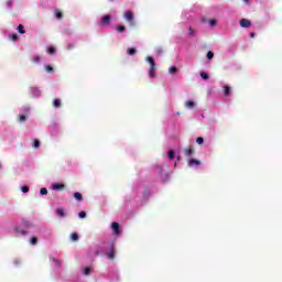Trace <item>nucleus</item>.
Listing matches in <instances>:
<instances>
[{"mask_svg": "<svg viewBox=\"0 0 282 282\" xmlns=\"http://www.w3.org/2000/svg\"><path fill=\"white\" fill-rule=\"evenodd\" d=\"M167 155L171 160H173V158H175V152L170 151Z\"/></svg>", "mask_w": 282, "mask_h": 282, "instance_id": "obj_38", "label": "nucleus"}, {"mask_svg": "<svg viewBox=\"0 0 282 282\" xmlns=\"http://www.w3.org/2000/svg\"><path fill=\"white\" fill-rule=\"evenodd\" d=\"M53 107H54L55 109H58V108L61 107V99H54V100H53Z\"/></svg>", "mask_w": 282, "mask_h": 282, "instance_id": "obj_15", "label": "nucleus"}, {"mask_svg": "<svg viewBox=\"0 0 282 282\" xmlns=\"http://www.w3.org/2000/svg\"><path fill=\"white\" fill-rule=\"evenodd\" d=\"M28 120V117H25V115H21L19 117V122H25Z\"/></svg>", "mask_w": 282, "mask_h": 282, "instance_id": "obj_31", "label": "nucleus"}, {"mask_svg": "<svg viewBox=\"0 0 282 282\" xmlns=\"http://www.w3.org/2000/svg\"><path fill=\"white\" fill-rule=\"evenodd\" d=\"M177 160L180 161V160H181V156H177Z\"/></svg>", "mask_w": 282, "mask_h": 282, "instance_id": "obj_45", "label": "nucleus"}, {"mask_svg": "<svg viewBox=\"0 0 282 282\" xmlns=\"http://www.w3.org/2000/svg\"><path fill=\"white\" fill-rule=\"evenodd\" d=\"M9 39L11 41H18L19 40V35H17V33H13V34L9 35Z\"/></svg>", "mask_w": 282, "mask_h": 282, "instance_id": "obj_30", "label": "nucleus"}, {"mask_svg": "<svg viewBox=\"0 0 282 282\" xmlns=\"http://www.w3.org/2000/svg\"><path fill=\"white\" fill-rule=\"evenodd\" d=\"M110 24H111V18H110V15H104V17L101 18L100 25H101L102 28H109Z\"/></svg>", "mask_w": 282, "mask_h": 282, "instance_id": "obj_1", "label": "nucleus"}, {"mask_svg": "<svg viewBox=\"0 0 282 282\" xmlns=\"http://www.w3.org/2000/svg\"><path fill=\"white\" fill-rule=\"evenodd\" d=\"M17 232H19V235H28V231L26 230H19V229H15Z\"/></svg>", "mask_w": 282, "mask_h": 282, "instance_id": "obj_39", "label": "nucleus"}, {"mask_svg": "<svg viewBox=\"0 0 282 282\" xmlns=\"http://www.w3.org/2000/svg\"><path fill=\"white\" fill-rule=\"evenodd\" d=\"M47 54H56V48L54 47V46H50L48 48H47Z\"/></svg>", "mask_w": 282, "mask_h": 282, "instance_id": "obj_23", "label": "nucleus"}, {"mask_svg": "<svg viewBox=\"0 0 282 282\" xmlns=\"http://www.w3.org/2000/svg\"><path fill=\"white\" fill-rule=\"evenodd\" d=\"M40 195H47V188L42 187V188L40 189Z\"/></svg>", "mask_w": 282, "mask_h": 282, "instance_id": "obj_35", "label": "nucleus"}, {"mask_svg": "<svg viewBox=\"0 0 282 282\" xmlns=\"http://www.w3.org/2000/svg\"><path fill=\"white\" fill-rule=\"evenodd\" d=\"M7 6H8V8H10L12 6V1H8Z\"/></svg>", "mask_w": 282, "mask_h": 282, "instance_id": "obj_42", "label": "nucleus"}, {"mask_svg": "<svg viewBox=\"0 0 282 282\" xmlns=\"http://www.w3.org/2000/svg\"><path fill=\"white\" fill-rule=\"evenodd\" d=\"M53 191H64L65 189V184L63 183H54L52 185Z\"/></svg>", "mask_w": 282, "mask_h": 282, "instance_id": "obj_3", "label": "nucleus"}, {"mask_svg": "<svg viewBox=\"0 0 282 282\" xmlns=\"http://www.w3.org/2000/svg\"><path fill=\"white\" fill-rule=\"evenodd\" d=\"M31 91L34 96H41V89H39L37 87H32Z\"/></svg>", "mask_w": 282, "mask_h": 282, "instance_id": "obj_11", "label": "nucleus"}, {"mask_svg": "<svg viewBox=\"0 0 282 282\" xmlns=\"http://www.w3.org/2000/svg\"><path fill=\"white\" fill-rule=\"evenodd\" d=\"M41 56L40 55H34L33 57H32V63H35V64H39V63H41Z\"/></svg>", "mask_w": 282, "mask_h": 282, "instance_id": "obj_14", "label": "nucleus"}, {"mask_svg": "<svg viewBox=\"0 0 282 282\" xmlns=\"http://www.w3.org/2000/svg\"><path fill=\"white\" fill-rule=\"evenodd\" d=\"M207 58H208V61H213V58H215V53L213 51H209L207 53Z\"/></svg>", "mask_w": 282, "mask_h": 282, "instance_id": "obj_25", "label": "nucleus"}, {"mask_svg": "<svg viewBox=\"0 0 282 282\" xmlns=\"http://www.w3.org/2000/svg\"><path fill=\"white\" fill-rule=\"evenodd\" d=\"M188 34L189 36H195V30L192 26L188 29Z\"/></svg>", "mask_w": 282, "mask_h": 282, "instance_id": "obj_34", "label": "nucleus"}, {"mask_svg": "<svg viewBox=\"0 0 282 282\" xmlns=\"http://www.w3.org/2000/svg\"><path fill=\"white\" fill-rule=\"evenodd\" d=\"M44 67L47 72V74H54V67H52V65H45Z\"/></svg>", "mask_w": 282, "mask_h": 282, "instance_id": "obj_16", "label": "nucleus"}, {"mask_svg": "<svg viewBox=\"0 0 282 282\" xmlns=\"http://www.w3.org/2000/svg\"><path fill=\"white\" fill-rule=\"evenodd\" d=\"M138 51L135 50V48H128V51H127V54L129 55V56H133V54H135Z\"/></svg>", "mask_w": 282, "mask_h": 282, "instance_id": "obj_24", "label": "nucleus"}, {"mask_svg": "<svg viewBox=\"0 0 282 282\" xmlns=\"http://www.w3.org/2000/svg\"><path fill=\"white\" fill-rule=\"evenodd\" d=\"M108 258L111 259V260L116 259V249H111V250L109 251Z\"/></svg>", "mask_w": 282, "mask_h": 282, "instance_id": "obj_13", "label": "nucleus"}, {"mask_svg": "<svg viewBox=\"0 0 282 282\" xmlns=\"http://www.w3.org/2000/svg\"><path fill=\"white\" fill-rule=\"evenodd\" d=\"M55 17H56V19H63V12H61V10L56 9Z\"/></svg>", "mask_w": 282, "mask_h": 282, "instance_id": "obj_22", "label": "nucleus"}, {"mask_svg": "<svg viewBox=\"0 0 282 282\" xmlns=\"http://www.w3.org/2000/svg\"><path fill=\"white\" fill-rule=\"evenodd\" d=\"M200 78H203V80H208V74L202 72L200 73Z\"/></svg>", "mask_w": 282, "mask_h": 282, "instance_id": "obj_33", "label": "nucleus"}, {"mask_svg": "<svg viewBox=\"0 0 282 282\" xmlns=\"http://www.w3.org/2000/svg\"><path fill=\"white\" fill-rule=\"evenodd\" d=\"M30 243L31 246H36V243H39V240L36 239V237H31Z\"/></svg>", "mask_w": 282, "mask_h": 282, "instance_id": "obj_27", "label": "nucleus"}, {"mask_svg": "<svg viewBox=\"0 0 282 282\" xmlns=\"http://www.w3.org/2000/svg\"><path fill=\"white\" fill-rule=\"evenodd\" d=\"M70 239H72V241H78V239H79L78 234L73 232V234L70 235Z\"/></svg>", "mask_w": 282, "mask_h": 282, "instance_id": "obj_26", "label": "nucleus"}, {"mask_svg": "<svg viewBox=\"0 0 282 282\" xmlns=\"http://www.w3.org/2000/svg\"><path fill=\"white\" fill-rule=\"evenodd\" d=\"M209 24H210V25H217V20H210V21H209Z\"/></svg>", "mask_w": 282, "mask_h": 282, "instance_id": "obj_41", "label": "nucleus"}, {"mask_svg": "<svg viewBox=\"0 0 282 282\" xmlns=\"http://www.w3.org/2000/svg\"><path fill=\"white\" fill-rule=\"evenodd\" d=\"M196 142H197L199 145L204 144V138L198 137V138L196 139Z\"/></svg>", "mask_w": 282, "mask_h": 282, "instance_id": "obj_36", "label": "nucleus"}, {"mask_svg": "<svg viewBox=\"0 0 282 282\" xmlns=\"http://www.w3.org/2000/svg\"><path fill=\"white\" fill-rule=\"evenodd\" d=\"M240 25L242 28H250V25H252V22L250 20H248V19H241L240 20Z\"/></svg>", "mask_w": 282, "mask_h": 282, "instance_id": "obj_4", "label": "nucleus"}, {"mask_svg": "<svg viewBox=\"0 0 282 282\" xmlns=\"http://www.w3.org/2000/svg\"><path fill=\"white\" fill-rule=\"evenodd\" d=\"M39 147H41V141L39 139H34L33 149H39Z\"/></svg>", "mask_w": 282, "mask_h": 282, "instance_id": "obj_17", "label": "nucleus"}, {"mask_svg": "<svg viewBox=\"0 0 282 282\" xmlns=\"http://www.w3.org/2000/svg\"><path fill=\"white\" fill-rule=\"evenodd\" d=\"M55 213H56V216H57V217H66V215H67V214L65 213V208H63V207L57 208Z\"/></svg>", "mask_w": 282, "mask_h": 282, "instance_id": "obj_6", "label": "nucleus"}, {"mask_svg": "<svg viewBox=\"0 0 282 282\" xmlns=\"http://www.w3.org/2000/svg\"><path fill=\"white\" fill-rule=\"evenodd\" d=\"M117 32H127V28L124 25H117Z\"/></svg>", "mask_w": 282, "mask_h": 282, "instance_id": "obj_18", "label": "nucleus"}, {"mask_svg": "<svg viewBox=\"0 0 282 282\" xmlns=\"http://www.w3.org/2000/svg\"><path fill=\"white\" fill-rule=\"evenodd\" d=\"M18 32H19V34H25V28L23 26V24H20L18 26Z\"/></svg>", "mask_w": 282, "mask_h": 282, "instance_id": "obj_19", "label": "nucleus"}, {"mask_svg": "<svg viewBox=\"0 0 282 282\" xmlns=\"http://www.w3.org/2000/svg\"><path fill=\"white\" fill-rule=\"evenodd\" d=\"M74 198H75L77 202H83V194H80L79 192L74 193Z\"/></svg>", "mask_w": 282, "mask_h": 282, "instance_id": "obj_12", "label": "nucleus"}, {"mask_svg": "<svg viewBox=\"0 0 282 282\" xmlns=\"http://www.w3.org/2000/svg\"><path fill=\"white\" fill-rule=\"evenodd\" d=\"M84 274H85L86 276H89V274H91V268L86 267V268L84 269Z\"/></svg>", "mask_w": 282, "mask_h": 282, "instance_id": "obj_28", "label": "nucleus"}, {"mask_svg": "<svg viewBox=\"0 0 282 282\" xmlns=\"http://www.w3.org/2000/svg\"><path fill=\"white\" fill-rule=\"evenodd\" d=\"M224 95L230 96V86H224Z\"/></svg>", "mask_w": 282, "mask_h": 282, "instance_id": "obj_20", "label": "nucleus"}, {"mask_svg": "<svg viewBox=\"0 0 282 282\" xmlns=\"http://www.w3.org/2000/svg\"><path fill=\"white\" fill-rule=\"evenodd\" d=\"M200 164L202 162H199V160L192 159L188 161V166H199Z\"/></svg>", "mask_w": 282, "mask_h": 282, "instance_id": "obj_7", "label": "nucleus"}, {"mask_svg": "<svg viewBox=\"0 0 282 282\" xmlns=\"http://www.w3.org/2000/svg\"><path fill=\"white\" fill-rule=\"evenodd\" d=\"M147 61H148V63L150 64V68L155 67V59H153V57L148 56V57H147Z\"/></svg>", "mask_w": 282, "mask_h": 282, "instance_id": "obj_8", "label": "nucleus"}, {"mask_svg": "<svg viewBox=\"0 0 282 282\" xmlns=\"http://www.w3.org/2000/svg\"><path fill=\"white\" fill-rule=\"evenodd\" d=\"M111 228H112L115 235H120V224H118V223H112V224H111Z\"/></svg>", "mask_w": 282, "mask_h": 282, "instance_id": "obj_5", "label": "nucleus"}, {"mask_svg": "<svg viewBox=\"0 0 282 282\" xmlns=\"http://www.w3.org/2000/svg\"><path fill=\"white\" fill-rule=\"evenodd\" d=\"M256 34L254 33H250V39H254Z\"/></svg>", "mask_w": 282, "mask_h": 282, "instance_id": "obj_43", "label": "nucleus"}, {"mask_svg": "<svg viewBox=\"0 0 282 282\" xmlns=\"http://www.w3.org/2000/svg\"><path fill=\"white\" fill-rule=\"evenodd\" d=\"M124 19L128 21V23H130V25H134V23H133V12L126 11Z\"/></svg>", "mask_w": 282, "mask_h": 282, "instance_id": "obj_2", "label": "nucleus"}, {"mask_svg": "<svg viewBox=\"0 0 282 282\" xmlns=\"http://www.w3.org/2000/svg\"><path fill=\"white\" fill-rule=\"evenodd\" d=\"M149 76L150 78H155V76H158V73L155 72V67L150 68Z\"/></svg>", "mask_w": 282, "mask_h": 282, "instance_id": "obj_10", "label": "nucleus"}, {"mask_svg": "<svg viewBox=\"0 0 282 282\" xmlns=\"http://www.w3.org/2000/svg\"><path fill=\"white\" fill-rule=\"evenodd\" d=\"M193 153H195V150H193V148H189V149L185 150V155L186 156H188V155L191 156V155H193Z\"/></svg>", "mask_w": 282, "mask_h": 282, "instance_id": "obj_21", "label": "nucleus"}, {"mask_svg": "<svg viewBox=\"0 0 282 282\" xmlns=\"http://www.w3.org/2000/svg\"><path fill=\"white\" fill-rule=\"evenodd\" d=\"M21 191H22V193H30V187H28V186H22V187H21Z\"/></svg>", "mask_w": 282, "mask_h": 282, "instance_id": "obj_37", "label": "nucleus"}, {"mask_svg": "<svg viewBox=\"0 0 282 282\" xmlns=\"http://www.w3.org/2000/svg\"><path fill=\"white\" fill-rule=\"evenodd\" d=\"M185 107H187V109H194L195 108V101H193V100L186 101Z\"/></svg>", "mask_w": 282, "mask_h": 282, "instance_id": "obj_9", "label": "nucleus"}, {"mask_svg": "<svg viewBox=\"0 0 282 282\" xmlns=\"http://www.w3.org/2000/svg\"><path fill=\"white\" fill-rule=\"evenodd\" d=\"M78 217L80 219H85V217H87V213L86 212H79Z\"/></svg>", "mask_w": 282, "mask_h": 282, "instance_id": "obj_32", "label": "nucleus"}, {"mask_svg": "<svg viewBox=\"0 0 282 282\" xmlns=\"http://www.w3.org/2000/svg\"><path fill=\"white\" fill-rule=\"evenodd\" d=\"M163 53L164 51L162 48H156V54H159V56H162Z\"/></svg>", "mask_w": 282, "mask_h": 282, "instance_id": "obj_40", "label": "nucleus"}, {"mask_svg": "<svg viewBox=\"0 0 282 282\" xmlns=\"http://www.w3.org/2000/svg\"><path fill=\"white\" fill-rule=\"evenodd\" d=\"M245 1V3H248L250 0H243Z\"/></svg>", "mask_w": 282, "mask_h": 282, "instance_id": "obj_44", "label": "nucleus"}, {"mask_svg": "<svg viewBox=\"0 0 282 282\" xmlns=\"http://www.w3.org/2000/svg\"><path fill=\"white\" fill-rule=\"evenodd\" d=\"M169 74H177V67H175V66L170 67Z\"/></svg>", "mask_w": 282, "mask_h": 282, "instance_id": "obj_29", "label": "nucleus"}]
</instances>
